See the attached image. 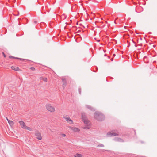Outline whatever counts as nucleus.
Returning <instances> with one entry per match:
<instances>
[{
	"label": "nucleus",
	"instance_id": "obj_18",
	"mask_svg": "<svg viewBox=\"0 0 157 157\" xmlns=\"http://www.w3.org/2000/svg\"><path fill=\"white\" fill-rule=\"evenodd\" d=\"M77 25H80V22H78L77 23Z\"/></svg>",
	"mask_w": 157,
	"mask_h": 157
},
{
	"label": "nucleus",
	"instance_id": "obj_6",
	"mask_svg": "<svg viewBox=\"0 0 157 157\" xmlns=\"http://www.w3.org/2000/svg\"><path fill=\"white\" fill-rule=\"evenodd\" d=\"M69 128L72 131L75 132H78L80 131L79 128L75 127H69Z\"/></svg>",
	"mask_w": 157,
	"mask_h": 157
},
{
	"label": "nucleus",
	"instance_id": "obj_7",
	"mask_svg": "<svg viewBox=\"0 0 157 157\" xmlns=\"http://www.w3.org/2000/svg\"><path fill=\"white\" fill-rule=\"evenodd\" d=\"M35 135L36 136L37 139L39 140H41L42 139V137L40 133L38 132H37L35 133Z\"/></svg>",
	"mask_w": 157,
	"mask_h": 157
},
{
	"label": "nucleus",
	"instance_id": "obj_1",
	"mask_svg": "<svg viewBox=\"0 0 157 157\" xmlns=\"http://www.w3.org/2000/svg\"><path fill=\"white\" fill-rule=\"evenodd\" d=\"M45 108L46 110L50 113H54L56 111L55 107L49 103L46 104Z\"/></svg>",
	"mask_w": 157,
	"mask_h": 157
},
{
	"label": "nucleus",
	"instance_id": "obj_17",
	"mask_svg": "<svg viewBox=\"0 0 157 157\" xmlns=\"http://www.w3.org/2000/svg\"><path fill=\"white\" fill-rule=\"evenodd\" d=\"M2 54H3V55L4 57H6V55H5V54H4V52H3V53H2Z\"/></svg>",
	"mask_w": 157,
	"mask_h": 157
},
{
	"label": "nucleus",
	"instance_id": "obj_4",
	"mask_svg": "<svg viewBox=\"0 0 157 157\" xmlns=\"http://www.w3.org/2000/svg\"><path fill=\"white\" fill-rule=\"evenodd\" d=\"M63 118L67 121V122L70 124H73V122L72 120L67 116L64 115L63 116Z\"/></svg>",
	"mask_w": 157,
	"mask_h": 157
},
{
	"label": "nucleus",
	"instance_id": "obj_20",
	"mask_svg": "<svg viewBox=\"0 0 157 157\" xmlns=\"http://www.w3.org/2000/svg\"><path fill=\"white\" fill-rule=\"evenodd\" d=\"M66 82H65V83H64V86H66Z\"/></svg>",
	"mask_w": 157,
	"mask_h": 157
},
{
	"label": "nucleus",
	"instance_id": "obj_14",
	"mask_svg": "<svg viewBox=\"0 0 157 157\" xmlns=\"http://www.w3.org/2000/svg\"><path fill=\"white\" fill-rule=\"evenodd\" d=\"M104 147V145L103 144H100L97 146V147Z\"/></svg>",
	"mask_w": 157,
	"mask_h": 157
},
{
	"label": "nucleus",
	"instance_id": "obj_23",
	"mask_svg": "<svg viewBox=\"0 0 157 157\" xmlns=\"http://www.w3.org/2000/svg\"><path fill=\"white\" fill-rule=\"evenodd\" d=\"M89 128H90V127H89V128H88V129H89Z\"/></svg>",
	"mask_w": 157,
	"mask_h": 157
},
{
	"label": "nucleus",
	"instance_id": "obj_3",
	"mask_svg": "<svg viewBox=\"0 0 157 157\" xmlns=\"http://www.w3.org/2000/svg\"><path fill=\"white\" fill-rule=\"evenodd\" d=\"M82 118L84 124L89 126L90 125V122L87 119L85 114L83 113L82 115Z\"/></svg>",
	"mask_w": 157,
	"mask_h": 157
},
{
	"label": "nucleus",
	"instance_id": "obj_19",
	"mask_svg": "<svg viewBox=\"0 0 157 157\" xmlns=\"http://www.w3.org/2000/svg\"><path fill=\"white\" fill-rule=\"evenodd\" d=\"M9 58H14L12 56H9Z\"/></svg>",
	"mask_w": 157,
	"mask_h": 157
},
{
	"label": "nucleus",
	"instance_id": "obj_16",
	"mask_svg": "<svg viewBox=\"0 0 157 157\" xmlns=\"http://www.w3.org/2000/svg\"><path fill=\"white\" fill-rule=\"evenodd\" d=\"M61 136L63 137H65L66 136V135L64 134H61Z\"/></svg>",
	"mask_w": 157,
	"mask_h": 157
},
{
	"label": "nucleus",
	"instance_id": "obj_2",
	"mask_svg": "<svg viewBox=\"0 0 157 157\" xmlns=\"http://www.w3.org/2000/svg\"><path fill=\"white\" fill-rule=\"evenodd\" d=\"M21 127L23 129H26L29 131H31L32 130V128L29 127L27 126L26 125L25 123L22 121H19Z\"/></svg>",
	"mask_w": 157,
	"mask_h": 157
},
{
	"label": "nucleus",
	"instance_id": "obj_21",
	"mask_svg": "<svg viewBox=\"0 0 157 157\" xmlns=\"http://www.w3.org/2000/svg\"><path fill=\"white\" fill-rule=\"evenodd\" d=\"M17 59H18V58H17ZM19 59H20L21 60H23V59H19V58H18Z\"/></svg>",
	"mask_w": 157,
	"mask_h": 157
},
{
	"label": "nucleus",
	"instance_id": "obj_15",
	"mask_svg": "<svg viewBox=\"0 0 157 157\" xmlns=\"http://www.w3.org/2000/svg\"><path fill=\"white\" fill-rule=\"evenodd\" d=\"M30 69L33 71H34L35 70V69L34 67H31L30 68Z\"/></svg>",
	"mask_w": 157,
	"mask_h": 157
},
{
	"label": "nucleus",
	"instance_id": "obj_11",
	"mask_svg": "<svg viewBox=\"0 0 157 157\" xmlns=\"http://www.w3.org/2000/svg\"><path fill=\"white\" fill-rule=\"evenodd\" d=\"M74 157H82V155L80 154L77 153L74 155Z\"/></svg>",
	"mask_w": 157,
	"mask_h": 157
},
{
	"label": "nucleus",
	"instance_id": "obj_5",
	"mask_svg": "<svg viewBox=\"0 0 157 157\" xmlns=\"http://www.w3.org/2000/svg\"><path fill=\"white\" fill-rule=\"evenodd\" d=\"M107 135L109 136H116L119 135V133L115 132L113 131H111V132L108 133Z\"/></svg>",
	"mask_w": 157,
	"mask_h": 157
},
{
	"label": "nucleus",
	"instance_id": "obj_13",
	"mask_svg": "<svg viewBox=\"0 0 157 157\" xmlns=\"http://www.w3.org/2000/svg\"><path fill=\"white\" fill-rule=\"evenodd\" d=\"M42 80L45 82H47V79L46 78H42Z\"/></svg>",
	"mask_w": 157,
	"mask_h": 157
},
{
	"label": "nucleus",
	"instance_id": "obj_8",
	"mask_svg": "<svg viewBox=\"0 0 157 157\" xmlns=\"http://www.w3.org/2000/svg\"><path fill=\"white\" fill-rule=\"evenodd\" d=\"M102 117L101 115L99 114L98 113H95L94 114V117L95 118L98 120H100V118Z\"/></svg>",
	"mask_w": 157,
	"mask_h": 157
},
{
	"label": "nucleus",
	"instance_id": "obj_12",
	"mask_svg": "<svg viewBox=\"0 0 157 157\" xmlns=\"http://www.w3.org/2000/svg\"><path fill=\"white\" fill-rule=\"evenodd\" d=\"M115 140L116 141H119V142H123V140L122 139L118 138H115Z\"/></svg>",
	"mask_w": 157,
	"mask_h": 157
},
{
	"label": "nucleus",
	"instance_id": "obj_22",
	"mask_svg": "<svg viewBox=\"0 0 157 157\" xmlns=\"http://www.w3.org/2000/svg\"><path fill=\"white\" fill-rule=\"evenodd\" d=\"M113 56H115V54H114Z\"/></svg>",
	"mask_w": 157,
	"mask_h": 157
},
{
	"label": "nucleus",
	"instance_id": "obj_9",
	"mask_svg": "<svg viewBox=\"0 0 157 157\" xmlns=\"http://www.w3.org/2000/svg\"><path fill=\"white\" fill-rule=\"evenodd\" d=\"M6 119L8 121V123L9 124V125L11 127H12L14 124V122L12 121L9 120L7 117Z\"/></svg>",
	"mask_w": 157,
	"mask_h": 157
},
{
	"label": "nucleus",
	"instance_id": "obj_10",
	"mask_svg": "<svg viewBox=\"0 0 157 157\" xmlns=\"http://www.w3.org/2000/svg\"><path fill=\"white\" fill-rule=\"evenodd\" d=\"M11 68L14 70H15V71H22L18 67L15 66H12L11 67Z\"/></svg>",
	"mask_w": 157,
	"mask_h": 157
}]
</instances>
